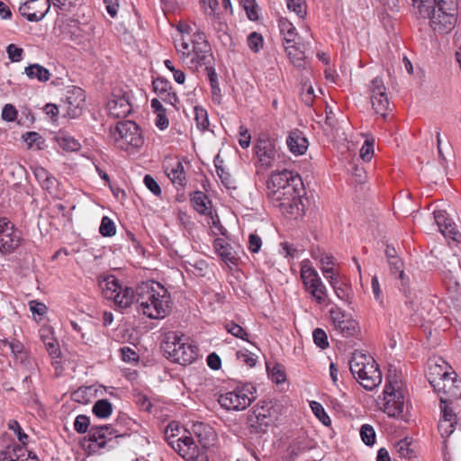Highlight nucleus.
Returning a JSON list of instances; mask_svg holds the SVG:
<instances>
[{"mask_svg": "<svg viewBox=\"0 0 461 461\" xmlns=\"http://www.w3.org/2000/svg\"><path fill=\"white\" fill-rule=\"evenodd\" d=\"M382 401L381 408L389 417H403L404 392L402 383L396 375L387 376Z\"/></svg>", "mask_w": 461, "mask_h": 461, "instance_id": "423d86ee", "label": "nucleus"}, {"mask_svg": "<svg viewBox=\"0 0 461 461\" xmlns=\"http://www.w3.org/2000/svg\"><path fill=\"white\" fill-rule=\"evenodd\" d=\"M312 338L315 345L320 348L325 349L329 347L327 334L322 329H315L312 332Z\"/></svg>", "mask_w": 461, "mask_h": 461, "instance_id": "603ef678", "label": "nucleus"}, {"mask_svg": "<svg viewBox=\"0 0 461 461\" xmlns=\"http://www.w3.org/2000/svg\"><path fill=\"white\" fill-rule=\"evenodd\" d=\"M258 172L273 167L278 159L276 143L267 136L260 137L255 145Z\"/></svg>", "mask_w": 461, "mask_h": 461, "instance_id": "9b49d317", "label": "nucleus"}, {"mask_svg": "<svg viewBox=\"0 0 461 461\" xmlns=\"http://www.w3.org/2000/svg\"><path fill=\"white\" fill-rule=\"evenodd\" d=\"M238 358L245 363L249 367H253L257 363V357L255 354L249 352L248 350L242 352L240 351L237 353Z\"/></svg>", "mask_w": 461, "mask_h": 461, "instance_id": "69168bd1", "label": "nucleus"}, {"mask_svg": "<svg viewBox=\"0 0 461 461\" xmlns=\"http://www.w3.org/2000/svg\"><path fill=\"white\" fill-rule=\"evenodd\" d=\"M0 461H40L38 456L19 444L7 446L0 452Z\"/></svg>", "mask_w": 461, "mask_h": 461, "instance_id": "5701e85b", "label": "nucleus"}, {"mask_svg": "<svg viewBox=\"0 0 461 461\" xmlns=\"http://www.w3.org/2000/svg\"><path fill=\"white\" fill-rule=\"evenodd\" d=\"M136 301L135 291L130 287H122L116 294L113 301L115 305L121 309H126Z\"/></svg>", "mask_w": 461, "mask_h": 461, "instance_id": "2f4dec72", "label": "nucleus"}, {"mask_svg": "<svg viewBox=\"0 0 461 461\" xmlns=\"http://www.w3.org/2000/svg\"><path fill=\"white\" fill-rule=\"evenodd\" d=\"M374 154V141L366 140L360 149V157L365 161H370Z\"/></svg>", "mask_w": 461, "mask_h": 461, "instance_id": "052dcab7", "label": "nucleus"}, {"mask_svg": "<svg viewBox=\"0 0 461 461\" xmlns=\"http://www.w3.org/2000/svg\"><path fill=\"white\" fill-rule=\"evenodd\" d=\"M456 422H452L450 420L440 419L438 421V429L442 438H448L455 430Z\"/></svg>", "mask_w": 461, "mask_h": 461, "instance_id": "3c124183", "label": "nucleus"}, {"mask_svg": "<svg viewBox=\"0 0 461 461\" xmlns=\"http://www.w3.org/2000/svg\"><path fill=\"white\" fill-rule=\"evenodd\" d=\"M99 231L104 237L115 235L116 228L114 222L108 216H104L101 221Z\"/></svg>", "mask_w": 461, "mask_h": 461, "instance_id": "37998d69", "label": "nucleus"}, {"mask_svg": "<svg viewBox=\"0 0 461 461\" xmlns=\"http://www.w3.org/2000/svg\"><path fill=\"white\" fill-rule=\"evenodd\" d=\"M330 286L333 288L337 297L345 302V303H351V299H352V291H351V288L344 284V283H340L339 281L338 282H334V281H330Z\"/></svg>", "mask_w": 461, "mask_h": 461, "instance_id": "4c0bfd02", "label": "nucleus"}, {"mask_svg": "<svg viewBox=\"0 0 461 461\" xmlns=\"http://www.w3.org/2000/svg\"><path fill=\"white\" fill-rule=\"evenodd\" d=\"M90 419L86 415L80 414L76 417L74 429L77 433L84 434L88 431L89 441L95 443L98 448L113 447L111 444L114 439L122 438L124 434L112 424L104 426H93L89 429Z\"/></svg>", "mask_w": 461, "mask_h": 461, "instance_id": "39448f33", "label": "nucleus"}, {"mask_svg": "<svg viewBox=\"0 0 461 461\" xmlns=\"http://www.w3.org/2000/svg\"><path fill=\"white\" fill-rule=\"evenodd\" d=\"M212 59L211 46L205 34L197 31L194 32V46L192 49V56L185 62L189 68L197 69L203 65H209Z\"/></svg>", "mask_w": 461, "mask_h": 461, "instance_id": "ddd939ff", "label": "nucleus"}, {"mask_svg": "<svg viewBox=\"0 0 461 461\" xmlns=\"http://www.w3.org/2000/svg\"><path fill=\"white\" fill-rule=\"evenodd\" d=\"M252 387H237L232 391L220 394V405L228 411H242L248 408L255 399Z\"/></svg>", "mask_w": 461, "mask_h": 461, "instance_id": "9d476101", "label": "nucleus"}, {"mask_svg": "<svg viewBox=\"0 0 461 461\" xmlns=\"http://www.w3.org/2000/svg\"><path fill=\"white\" fill-rule=\"evenodd\" d=\"M107 110L114 118H125L131 112L129 95L127 93H113L107 103Z\"/></svg>", "mask_w": 461, "mask_h": 461, "instance_id": "a211bd4d", "label": "nucleus"}, {"mask_svg": "<svg viewBox=\"0 0 461 461\" xmlns=\"http://www.w3.org/2000/svg\"><path fill=\"white\" fill-rule=\"evenodd\" d=\"M385 255L388 258L389 263L393 266V267L397 270L401 268V262L396 258V250L393 247L387 246L385 249Z\"/></svg>", "mask_w": 461, "mask_h": 461, "instance_id": "774afa93", "label": "nucleus"}, {"mask_svg": "<svg viewBox=\"0 0 461 461\" xmlns=\"http://www.w3.org/2000/svg\"><path fill=\"white\" fill-rule=\"evenodd\" d=\"M93 395L92 387H79L72 393V399L81 404L90 402Z\"/></svg>", "mask_w": 461, "mask_h": 461, "instance_id": "ea45409f", "label": "nucleus"}, {"mask_svg": "<svg viewBox=\"0 0 461 461\" xmlns=\"http://www.w3.org/2000/svg\"><path fill=\"white\" fill-rule=\"evenodd\" d=\"M206 15L207 20L218 39L226 44L227 41L230 40V37L228 34L229 26L227 23L221 19L219 13L207 14Z\"/></svg>", "mask_w": 461, "mask_h": 461, "instance_id": "bb28decb", "label": "nucleus"}, {"mask_svg": "<svg viewBox=\"0 0 461 461\" xmlns=\"http://www.w3.org/2000/svg\"><path fill=\"white\" fill-rule=\"evenodd\" d=\"M428 14L414 10L415 15L429 19L430 27L438 34H447L456 26L457 15V3L455 0H436L435 4L424 6Z\"/></svg>", "mask_w": 461, "mask_h": 461, "instance_id": "f03ea898", "label": "nucleus"}, {"mask_svg": "<svg viewBox=\"0 0 461 461\" xmlns=\"http://www.w3.org/2000/svg\"><path fill=\"white\" fill-rule=\"evenodd\" d=\"M301 184V178L297 174H294L292 171L285 169L280 172H274L271 174L267 182V189H286V186L288 185L297 187L298 185Z\"/></svg>", "mask_w": 461, "mask_h": 461, "instance_id": "aec40b11", "label": "nucleus"}, {"mask_svg": "<svg viewBox=\"0 0 461 461\" xmlns=\"http://www.w3.org/2000/svg\"><path fill=\"white\" fill-rule=\"evenodd\" d=\"M360 437L366 446H373L375 442V431L369 424L362 425L360 429Z\"/></svg>", "mask_w": 461, "mask_h": 461, "instance_id": "a19ab883", "label": "nucleus"}, {"mask_svg": "<svg viewBox=\"0 0 461 461\" xmlns=\"http://www.w3.org/2000/svg\"><path fill=\"white\" fill-rule=\"evenodd\" d=\"M310 405L315 416L322 422V424L328 426L330 423V416L326 413L323 406L315 401L312 402Z\"/></svg>", "mask_w": 461, "mask_h": 461, "instance_id": "a18cd8bd", "label": "nucleus"}, {"mask_svg": "<svg viewBox=\"0 0 461 461\" xmlns=\"http://www.w3.org/2000/svg\"><path fill=\"white\" fill-rule=\"evenodd\" d=\"M17 116V110L13 104H6L2 111V118L6 122H14Z\"/></svg>", "mask_w": 461, "mask_h": 461, "instance_id": "338daca9", "label": "nucleus"}, {"mask_svg": "<svg viewBox=\"0 0 461 461\" xmlns=\"http://www.w3.org/2000/svg\"><path fill=\"white\" fill-rule=\"evenodd\" d=\"M285 51L290 59V60L295 67H297V68L303 67L304 60H305L304 52L300 50L295 46V43H292L291 45L286 46Z\"/></svg>", "mask_w": 461, "mask_h": 461, "instance_id": "58836bf2", "label": "nucleus"}, {"mask_svg": "<svg viewBox=\"0 0 461 461\" xmlns=\"http://www.w3.org/2000/svg\"><path fill=\"white\" fill-rule=\"evenodd\" d=\"M22 235L18 229L5 217L0 218V252L11 254L22 243Z\"/></svg>", "mask_w": 461, "mask_h": 461, "instance_id": "4468645a", "label": "nucleus"}, {"mask_svg": "<svg viewBox=\"0 0 461 461\" xmlns=\"http://www.w3.org/2000/svg\"><path fill=\"white\" fill-rule=\"evenodd\" d=\"M85 100V93L81 88L74 87L68 91L63 103V108L66 110L67 115L69 118L78 117L82 113Z\"/></svg>", "mask_w": 461, "mask_h": 461, "instance_id": "6ab92c4d", "label": "nucleus"}, {"mask_svg": "<svg viewBox=\"0 0 461 461\" xmlns=\"http://www.w3.org/2000/svg\"><path fill=\"white\" fill-rule=\"evenodd\" d=\"M353 376L366 390L371 391L382 383V373L375 359L359 351L353 353L349 361Z\"/></svg>", "mask_w": 461, "mask_h": 461, "instance_id": "7ed1b4c3", "label": "nucleus"}, {"mask_svg": "<svg viewBox=\"0 0 461 461\" xmlns=\"http://www.w3.org/2000/svg\"><path fill=\"white\" fill-rule=\"evenodd\" d=\"M433 214L439 231L446 238L460 242L461 233L456 230L455 222L448 217L447 212L444 210H435Z\"/></svg>", "mask_w": 461, "mask_h": 461, "instance_id": "412c9836", "label": "nucleus"}, {"mask_svg": "<svg viewBox=\"0 0 461 461\" xmlns=\"http://www.w3.org/2000/svg\"><path fill=\"white\" fill-rule=\"evenodd\" d=\"M180 434V427L176 422L169 423L165 429V439L167 444L185 461H209L207 454L199 448L194 438L185 433Z\"/></svg>", "mask_w": 461, "mask_h": 461, "instance_id": "20e7f679", "label": "nucleus"}, {"mask_svg": "<svg viewBox=\"0 0 461 461\" xmlns=\"http://www.w3.org/2000/svg\"><path fill=\"white\" fill-rule=\"evenodd\" d=\"M431 386L435 391L442 393L444 398L449 399L450 402L457 400L461 397V381L456 380L447 374L442 378L431 377Z\"/></svg>", "mask_w": 461, "mask_h": 461, "instance_id": "dca6fc26", "label": "nucleus"}, {"mask_svg": "<svg viewBox=\"0 0 461 461\" xmlns=\"http://www.w3.org/2000/svg\"><path fill=\"white\" fill-rule=\"evenodd\" d=\"M240 4L245 9L249 20L256 21L258 19V5L255 0H240Z\"/></svg>", "mask_w": 461, "mask_h": 461, "instance_id": "8fccbe9b", "label": "nucleus"}, {"mask_svg": "<svg viewBox=\"0 0 461 461\" xmlns=\"http://www.w3.org/2000/svg\"><path fill=\"white\" fill-rule=\"evenodd\" d=\"M343 337L350 338L358 332V323L353 319H345L337 328H335Z\"/></svg>", "mask_w": 461, "mask_h": 461, "instance_id": "c9c22d12", "label": "nucleus"}, {"mask_svg": "<svg viewBox=\"0 0 461 461\" xmlns=\"http://www.w3.org/2000/svg\"><path fill=\"white\" fill-rule=\"evenodd\" d=\"M267 196L274 206L281 208L284 212L293 213L301 194L297 187L288 185L286 189L267 190Z\"/></svg>", "mask_w": 461, "mask_h": 461, "instance_id": "f8f14e48", "label": "nucleus"}, {"mask_svg": "<svg viewBox=\"0 0 461 461\" xmlns=\"http://www.w3.org/2000/svg\"><path fill=\"white\" fill-rule=\"evenodd\" d=\"M135 296L138 312L149 319H163L170 312V294L158 282L140 283L135 289Z\"/></svg>", "mask_w": 461, "mask_h": 461, "instance_id": "f257e3e1", "label": "nucleus"}, {"mask_svg": "<svg viewBox=\"0 0 461 461\" xmlns=\"http://www.w3.org/2000/svg\"><path fill=\"white\" fill-rule=\"evenodd\" d=\"M92 411L97 418L106 419L113 413V404L106 399L98 400L93 405Z\"/></svg>", "mask_w": 461, "mask_h": 461, "instance_id": "f704fd0d", "label": "nucleus"}, {"mask_svg": "<svg viewBox=\"0 0 461 461\" xmlns=\"http://www.w3.org/2000/svg\"><path fill=\"white\" fill-rule=\"evenodd\" d=\"M192 429L202 447L199 448L206 454L205 448L213 445V442L216 439L214 429L210 425L203 422L194 423Z\"/></svg>", "mask_w": 461, "mask_h": 461, "instance_id": "b1692460", "label": "nucleus"}, {"mask_svg": "<svg viewBox=\"0 0 461 461\" xmlns=\"http://www.w3.org/2000/svg\"><path fill=\"white\" fill-rule=\"evenodd\" d=\"M11 349L12 353L15 357L17 360H20L21 363H23L27 357V353L24 350L23 345L18 340H13L11 342L8 341L7 345Z\"/></svg>", "mask_w": 461, "mask_h": 461, "instance_id": "c03bdc74", "label": "nucleus"}, {"mask_svg": "<svg viewBox=\"0 0 461 461\" xmlns=\"http://www.w3.org/2000/svg\"><path fill=\"white\" fill-rule=\"evenodd\" d=\"M213 248L218 256L226 264L237 265L240 259L238 253L230 244L221 238H217L213 241Z\"/></svg>", "mask_w": 461, "mask_h": 461, "instance_id": "393cba45", "label": "nucleus"}, {"mask_svg": "<svg viewBox=\"0 0 461 461\" xmlns=\"http://www.w3.org/2000/svg\"><path fill=\"white\" fill-rule=\"evenodd\" d=\"M163 349L171 361L182 366L193 363L198 356V348L185 342V339L175 332L167 334Z\"/></svg>", "mask_w": 461, "mask_h": 461, "instance_id": "0eeeda50", "label": "nucleus"}, {"mask_svg": "<svg viewBox=\"0 0 461 461\" xmlns=\"http://www.w3.org/2000/svg\"><path fill=\"white\" fill-rule=\"evenodd\" d=\"M153 88L154 91L158 95V96L167 94L169 90L172 89L171 84L168 80L165 78L158 77L153 81Z\"/></svg>", "mask_w": 461, "mask_h": 461, "instance_id": "4d7b16f0", "label": "nucleus"}, {"mask_svg": "<svg viewBox=\"0 0 461 461\" xmlns=\"http://www.w3.org/2000/svg\"><path fill=\"white\" fill-rule=\"evenodd\" d=\"M195 121L198 129L205 131L209 126L207 112L203 108L195 107Z\"/></svg>", "mask_w": 461, "mask_h": 461, "instance_id": "5fc2aeb1", "label": "nucleus"}, {"mask_svg": "<svg viewBox=\"0 0 461 461\" xmlns=\"http://www.w3.org/2000/svg\"><path fill=\"white\" fill-rule=\"evenodd\" d=\"M6 52L12 62H18L22 59L23 50L14 44H9L6 48Z\"/></svg>", "mask_w": 461, "mask_h": 461, "instance_id": "0e129e2a", "label": "nucleus"}, {"mask_svg": "<svg viewBox=\"0 0 461 461\" xmlns=\"http://www.w3.org/2000/svg\"><path fill=\"white\" fill-rule=\"evenodd\" d=\"M143 182L146 187L155 195L159 196L161 194V188L158 182L150 176L146 175Z\"/></svg>", "mask_w": 461, "mask_h": 461, "instance_id": "680f3d73", "label": "nucleus"}, {"mask_svg": "<svg viewBox=\"0 0 461 461\" xmlns=\"http://www.w3.org/2000/svg\"><path fill=\"white\" fill-rule=\"evenodd\" d=\"M226 330L236 338L249 341L247 331L239 324L230 321L225 324Z\"/></svg>", "mask_w": 461, "mask_h": 461, "instance_id": "09e8293b", "label": "nucleus"}, {"mask_svg": "<svg viewBox=\"0 0 461 461\" xmlns=\"http://www.w3.org/2000/svg\"><path fill=\"white\" fill-rule=\"evenodd\" d=\"M24 141L28 144L29 148L42 149L44 139L36 131H29L23 135Z\"/></svg>", "mask_w": 461, "mask_h": 461, "instance_id": "79ce46f5", "label": "nucleus"}, {"mask_svg": "<svg viewBox=\"0 0 461 461\" xmlns=\"http://www.w3.org/2000/svg\"><path fill=\"white\" fill-rule=\"evenodd\" d=\"M448 372L447 370H444L443 366L438 364H430L428 368L427 377L431 384L432 378L431 377H437V378H444L447 376Z\"/></svg>", "mask_w": 461, "mask_h": 461, "instance_id": "864d4df0", "label": "nucleus"}, {"mask_svg": "<svg viewBox=\"0 0 461 461\" xmlns=\"http://www.w3.org/2000/svg\"><path fill=\"white\" fill-rule=\"evenodd\" d=\"M308 449L309 447L303 442L295 440L289 446L287 451L291 457H295Z\"/></svg>", "mask_w": 461, "mask_h": 461, "instance_id": "bf43d9fd", "label": "nucleus"}, {"mask_svg": "<svg viewBox=\"0 0 461 461\" xmlns=\"http://www.w3.org/2000/svg\"><path fill=\"white\" fill-rule=\"evenodd\" d=\"M165 172L171 182L179 187H185L186 185V176L184 166L181 161H175L173 164L166 167Z\"/></svg>", "mask_w": 461, "mask_h": 461, "instance_id": "c85d7f7f", "label": "nucleus"}, {"mask_svg": "<svg viewBox=\"0 0 461 461\" xmlns=\"http://www.w3.org/2000/svg\"><path fill=\"white\" fill-rule=\"evenodd\" d=\"M286 144L289 150L295 156L304 154L309 145L307 139L299 130H294L289 133Z\"/></svg>", "mask_w": 461, "mask_h": 461, "instance_id": "a878e982", "label": "nucleus"}, {"mask_svg": "<svg viewBox=\"0 0 461 461\" xmlns=\"http://www.w3.org/2000/svg\"><path fill=\"white\" fill-rule=\"evenodd\" d=\"M100 285L102 287L104 296L109 300H113L119 290L122 288V285L119 284L118 280L113 276L105 278Z\"/></svg>", "mask_w": 461, "mask_h": 461, "instance_id": "72a5a7b5", "label": "nucleus"}, {"mask_svg": "<svg viewBox=\"0 0 461 461\" xmlns=\"http://www.w3.org/2000/svg\"><path fill=\"white\" fill-rule=\"evenodd\" d=\"M289 10L294 12L300 18H303L306 14L305 5L303 0H286Z\"/></svg>", "mask_w": 461, "mask_h": 461, "instance_id": "6e6d98bb", "label": "nucleus"}, {"mask_svg": "<svg viewBox=\"0 0 461 461\" xmlns=\"http://www.w3.org/2000/svg\"><path fill=\"white\" fill-rule=\"evenodd\" d=\"M193 46H194V33L190 38L182 36L176 41V51L184 62H187L192 56Z\"/></svg>", "mask_w": 461, "mask_h": 461, "instance_id": "7c9ffc66", "label": "nucleus"}, {"mask_svg": "<svg viewBox=\"0 0 461 461\" xmlns=\"http://www.w3.org/2000/svg\"><path fill=\"white\" fill-rule=\"evenodd\" d=\"M55 139L59 146L64 150L76 151L80 148V143L75 138L65 133L58 134Z\"/></svg>", "mask_w": 461, "mask_h": 461, "instance_id": "e433bc0d", "label": "nucleus"}, {"mask_svg": "<svg viewBox=\"0 0 461 461\" xmlns=\"http://www.w3.org/2000/svg\"><path fill=\"white\" fill-rule=\"evenodd\" d=\"M248 45L249 49L258 52L263 46V38L258 32H252L248 37Z\"/></svg>", "mask_w": 461, "mask_h": 461, "instance_id": "13d9d810", "label": "nucleus"}, {"mask_svg": "<svg viewBox=\"0 0 461 461\" xmlns=\"http://www.w3.org/2000/svg\"><path fill=\"white\" fill-rule=\"evenodd\" d=\"M50 8V0H26L19 7L20 14L30 22L42 20Z\"/></svg>", "mask_w": 461, "mask_h": 461, "instance_id": "f3484780", "label": "nucleus"}, {"mask_svg": "<svg viewBox=\"0 0 461 461\" xmlns=\"http://www.w3.org/2000/svg\"><path fill=\"white\" fill-rule=\"evenodd\" d=\"M278 27L284 41L287 44L296 43L298 33L294 24L286 18H280Z\"/></svg>", "mask_w": 461, "mask_h": 461, "instance_id": "c756f323", "label": "nucleus"}, {"mask_svg": "<svg viewBox=\"0 0 461 461\" xmlns=\"http://www.w3.org/2000/svg\"><path fill=\"white\" fill-rule=\"evenodd\" d=\"M194 209L200 214H212V205L207 194L202 191H194L190 194Z\"/></svg>", "mask_w": 461, "mask_h": 461, "instance_id": "cd10ccee", "label": "nucleus"}, {"mask_svg": "<svg viewBox=\"0 0 461 461\" xmlns=\"http://www.w3.org/2000/svg\"><path fill=\"white\" fill-rule=\"evenodd\" d=\"M301 278L305 291L310 294L313 302L320 305H328L330 303L326 285L314 268L303 264L301 267Z\"/></svg>", "mask_w": 461, "mask_h": 461, "instance_id": "1a4fd4ad", "label": "nucleus"}, {"mask_svg": "<svg viewBox=\"0 0 461 461\" xmlns=\"http://www.w3.org/2000/svg\"><path fill=\"white\" fill-rule=\"evenodd\" d=\"M330 316L334 328H337L346 319L344 312L338 306H334L330 310Z\"/></svg>", "mask_w": 461, "mask_h": 461, "instance_id": "e2e57ef3", "label": "nucleus"}, {"mask_svg": "<svg viewBox=\"0 0 461 461\" xmlns=\"http://www.w3.org/2000/svg\"><path fill=\"white\" fill-rule=\"evenodd\" d=\"M24 73L30 79H37L40 82H46L50 77L49 69L37 63L26 67Z\"/></svg>", "mask_w": 461, "mask_h": 461, "instance_id": "473e14b6", "label": "nucleus"}, {"mask_svg": "<svg viewBox=\"0 0 461 461\" xmlns=\"http://www.w3.org/2000/svg\"><path fill=\"white\" fill-rule=\"evenodd\" d=\"M8 429L14 432V434L17 436L18 440L22 443L21 446H23L26 447L27 441H28V435L24 433L19 424V422L15 420H11L8 422Z\"/></svg>", "mask_w": 461, "mask_h": 461, "instance_id": "de8ad7c7", "label": "nucleus"}, {"mask_svg": "<svg viewBox=\"0 0 461 461\" xmlns=\"http://www.w3.org/2000/svg\"><path fill=\"white\" fill-rule=\"evenodd\" d=\"M248 420L250 427L256 430H265L272 423L269 405L267 403L255 405Z\"/></svg>", "mask_w": 461, "mask_h": 461, "instance_id": "4be33fe9", "label": "nucleus"}, {"mask_svg": "<svg viewBox=\"0 0 461 461\" xmlns=\"http://www.w3.org/2000/svg\"><path fill=\"white\" fill-rule=\"evenodd\" d=\"M452 402H450L449 399L440 396V410L442 412V417L440 419L450 420L452 422H456V415L449 407Z\"/></svg>", "mask_w": 461, "mask_h": 461, "instance_id": "49530a36", "label": "nucleus"}, {"mask_svg": "<svg viewBox=\"0 0 461 461\" xmlns=\"http://www.w3.org/2000/svg\"><path fill=\"white\" fill-rule=\"evenodd\" d=\"M369 90L373 109L377 114L385 118L389 109V99L384 80L379 77H375L370 83Z\"/></svg>", "mask_w": 461, "mask_h": 461, "instance_id": "2eb2a0df", "label": "nucleus"}, {"mask_svg": "<svg viewBox=\"0 0 461 461\" xmlns=\"http://www.w3.org/2000/svg\"><path fill=\"white\" fill-rule=\"evenodd\" d=\"M111 137L114 145L123 150L138 149L144 143L140 127L132 121L117 122L115 128L111 129Z\"/></svg>", "mask_w": 461, "mask_h": 461, "instance_id": "6e6552de", "label": "nucleus"}]
</instances>
